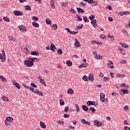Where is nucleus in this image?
Listing matches in <instances>:
<instances>
[{
    "instance_id": "nucleus-1",
    "label": "nucleus",
    "mask_w": 130,
    "mask_h": 130,
    "mask_svg": "<svg viewBox=\"0 0 130 130\" xmlns=\"http://www.w3.org/2000/svg\"><path fill=\"white\" fill-rule=\"evenodd\" d=\"M23 86L24 88H26L27 89H29L30 91H31V92H33V93H35V94H37L38 90L35 89H34V88L31 87L30 86H29L28 85H26L25 84L23 85Z\"/></svg>"
},
{
    "instance_id": "nucleus-11",
    "label": "nucleus",
    "mask_w": 130,
    "mask_h": 130,
    "mask_svg": "<svg viewBox=\"0 0 130 130\" xmlns=\"http://www.w3.org/2000/svg\"><path fill=\"white\" fill-rule=\"evenodd\" d=\"M38 79H40V82L42 84L45 86L46 87V83H45V81H44V79L41 78V77H38Z\"/></svg>"
},
{
    "instance_id": "nucleus-57",
    "label": "nucleus",
    "mask_w": 130,
    "mask_h": 130,
    "mask_svg": "<svg viewBox=\"0 0 130 130\" xmlns=\"http://www.w3.org/2000/svg\"><path fill=\"white\" fill-rule=\"evenodd\" d=\"M92 4H94L93 6L95 7L98 5V2L94 1V0H93V2L92 3Z\"/></svg>"
},
{
    "instance_id": "nucleus-14",
    "label": "nucleus",
    "mask_w": 130,
    "mask_h": 130,
    "mask_svg": "<svg viewBox=\"0 0 130 130\" xmlns=\"http://www.w3.org/2000/svg\"><path fill=\"white\" fill-rule=\"evenodd\" d=\"M86 104L87 106H90V105H93L94 106H95V102L90 101H87Z\"/></svg>"
},
{
    "instance_id": "nucleus-9",
    "label": "nucleus",
    "mask_w": 130,
    "mask_h": 130,
    "mask_svg": "<svg viewBox=\"0 0 130 130\" xmlns=\"http://www.w3.org/2000/svg\"><path fill=\"white\" fill-rule=\"evenodd\" d=\"M119 92H122L123 93V94L121 93V95H123V94H128V89H120L119 90Z\"/></svg>"
},
{
    "instance_id": "nucleus-47",
    "label": "nucleus",
    "mask_w": 130,
    "mask_h": 130,
    "mask_svg": "<svg viewBox=\"0 0 130 130\" xmlns=\"http://www.w3.org/2000/svg\"><path fill=\"white\" fill-rule=\"evenodd\" d=\"M83 24H81V26L78 25L76 27V29L77 30H79V29H82L83 28Z\"/></svg>"
},
{
    "instance_id": "nucleus-59",
    "label": "nucleus",
    "mask_w": 130,
    "mask_h": 130,
    "mask_svg": "<svg viewBox=\"0 0 130 130\" xmlns=\"http://www.w3.org/2000/svg\"><path fill=\"white\" fill-rule=\"evenodd\" d=\"M64 112H68L69 111V107H66L64 109Z\"/></svg>"
},
{
    "instance_id": "nucleus-3",
    "label": "nucleus",
    "mask_w": 130,
    "mask_h": 130,
    "mask_svg": "<svg viewBox=\"0 0 130 130\" xmlns=\"http://www.w3.org/2000/svg\"><path fill=\"white\" fill-rule=\"evenodd\" d=\"M18 28L20 29V31L23 33H26V32H27V27L25 26L20 25L18 26Z\"/></svg>"
},
{
    "instance_id": "nucleus-61",
    "label": "nucleus",
    "mask_w": 130,
    "mask_h": 130,
    "mask_svg": "<svg viewBox=\"0 0 130 130\" xmlns=\"http://www.w3.org/2000/svg\"><path fill=\"white\" fill-rule=\"evenodd\" d=\"M77 33H79V31H71V34L73 35H75L76 34H77Z\"/></svg>"
},
{
    "instance_id": "nucleus-51",
    "label": "nucleus",
    "mask_w": 130,
    "mask_h": 130,
    "mask_svg": "<svg viewBox=\"0 0 130 130\" xmlns=\"http://www.w3.org/2000/svg\"><path fill=\"white\" fill-rule=\"evenodd\" d=\"M30 86L31 87H32L33 88H37V85H36V84H35V83H31L30 84Z\"/></svg>"
},
{
    "instance_id": "nucleus-26",
    "label": "nucleus",
    "mask_w": 130,
    "mask_h": 130,
    "mask_svg": "<svg viewBox=\"0 0 130 130\" xmlns=\"http://www.w3.org/2000/svg\"><path fill=\"white\" fill-rule=\"evenodd\" d=\"M66 64H67L68 67H72V66H73V63L72 62V61H71V60H68L66 62Z\"/></svg>"
},
{
    "instance_id": "nucleus-52",
    "label": "nucleus",
    "mask_w": 130,
    "mask_h": 130,
    "mask_svg": "<svg viewBox=\"0 0 130 130\" xmlns=\"http://www.w3.org/2000/svg\"><path fill=\"white\" fill-rule=\"evenodd\" d=\"M70 12V13H72V14H75L76 13V11L73 8H71Z\"/></svg>"
},
{
    "instance_id": "nucleus-35",
    "label": "nucleus",
    "mask_w": 130,
    "mask_h": 130,
    "mask_svg": "<svg viewBox=\"0 0 130 130\" xmlns=\"http://www.w3.org/2000/svg\"><path fill=\"white\" fill-rule=\"evenodd\" d=\"M62 6L64 7V8H68V7H69V4H68V2H63Z\"/></svg>"
},
{
    "instance_id": "nucleus-46",
    "label": "nucleus",
    "mask_w": 130,
    "mask_h": 130,
    "mask_svg": "<svg viewBox=\"0 0 130 130\" xmlns=\"http://www.w3.org/2000/svg\"><path fill=\"white\" fill-rule=\"evenodd\" d=\"M82 79L83 80V81H88V77L85 75L82 77Z\"/></svg>"
},
{
    "instance_id": "nucleus-54",
    "label": "nucleus",
    "mask_w": 130,
    "mask_h": 130,
    "mask_svg": "<svg viewBox=\"0 0 130 130\" xmlns=\"http://www.w3.org/2000/svg\"><path fill=\"white\" fill-rule=\"evenodd\" d=\"M80 6H82V7H85L87 5V4L84 3L83 2H80Z\"/></svg>"
},
{
    "instance_id": "nucleus-62",
    "label": "nucleus",
    "mask_w": 130,
    "mask_h": 130,
    "mask_svg": "<svg viewBox=\"0 0 130 130\" xmlns=\"http://www.w3.org/2000/svg\"><path fill=\"white\" fill-rule=\"evenodd\" d=\"M77 17V21H82V18H80V16H79V15H76Z\"/></svg>"
},
{
    "instance_id": "nucleus-13",
    "label": "nucleus",
    "mask_w": 130,
    "mask_h": 130,
    "mask_svg": "<svg viewBox=\"0 0 130 130\" xmlns=\"http://www.w3.org/2000/svg\"><path fill=\"white\" fill-rule=\"evenodd\" d=\"M40 125L42 128H46V124L41 121L40 122Z\"/></svg>"
},
{
    "instance_id": "nucleus-45",
    "label": "nucleus",
    "mask_w": 130,
    "mask_h": 130,
    "mask_svg": "<svg viewBox=\"0 0 130 130\" xmlns=\"http://www.w3.org/2000/svg\"><path fill=\"white\" fill-rule=\"evenodd\" d=\"M84 2H87L88 4H89L90 5H91V4H92L93 3V0H83Z\"/></svg>"
},
{
    "instance_id": "nucleus-6",
    "label": "nucleus",
    "mask_w": 130,
    "mask_h": 130,
    "mask_svg": "<svg viewBox=\"0 0 130 130\" xmlns=\"http://www.w3.org/2000/svg\"><path fill=\"white\" fill-rule=\"evenodd\" d=\"M100 101L101 102H105V94L103 93L100 94Z\"/></svg>"
},
{
    "instance_id": "nucleus-53",
    "label": "nucleus",
    "mask_w": 130,
    "mask_h": 130,
    "mask_svg": "<svg viewBox=\"0 0 130 130\" xmlns=\"http://www.w3.org/2000/svg\"><path fill=\"white\" fill-rule=\"evenodd\" d=\"M124 111H127L128 110V107L127 106H125L123 108Z\"/></svg>"
},
{
    "instance_id": "nucleus-48",
    "label": "nucleus",
    "mask_w": 130,
    "mask_h": 130,
    "mask_svg": "<svg viewBox=\"0 0 130 130\" xmlns=\"http://www.w3.org/2000/svg\"><path fill=\"white\" fill-rule=\"evenodd\" d=\"M102 58H103V57H102V56L100 55H98L96 58L95 59H102Z\"/></svg>"
},
{
    "instance_id": "nucleus-22",
    "label": "nucleus",
    "mask_w": 130,
    "mask_h": 130,
    "mask_svg": "<svg viewBox=\"0 0 130 130\" xmlns=\"http://www.w3.org/2000/svg\"><path fill=\"white\" fill-rule=\"evenodd\" d=\"M68 94H70V95H72V94H74V90L72 88H69L67 91Z\"/></svg>"
},
{
    "instance_id": "nucleus-63",
    "label": "nucleus",
    "mask_w": 130,
    "mask_h": 130,
    "mask_svg": "<svg viewBox=\"0 0 130 130\" xmlns=\"http://www.w3.org/2000/svg\"><path fill=\"white\" fill-rule=\"evenodd\" d=\"M66 30H67V31L68 32V33H70V34L72 33V31H71V29H70V28H66Z\"/></svg>"
},
{
    "instance_id": "nucleus-39",
    "label": "nucleus",
    "mask_w": 130,
    "mask_h": 130,
    "mask_svg": "<svg viewBox=\"0 0 130 130\" xmlns=\"http://www.w3.org/2000/svg\"><path fill=\"white\" fill-rule=\"evenodd\" d=\"M25 10H26V11H31V7H30V6L27 5V6H25Z\"/></svg>"
},
{
    "instance_id": "nucleus-30",
    "label": "nucleus",
    "mask_w": 130,
    "mask_h": 130,
    "mask_svg": "<svg viewBox=\"0 0 130 130\" xmlns=\"http://www.w3.org/2000/svg\"><path fill=\"white\" fill-rule=\"evenodd\" d=\"M8 39L10 40V41H15V38H13L12 36H8Z\"/></svg>"
},
{
    "instance_id": "nucleus-50",
    "label": "nucleus",
    "mask_w": 130,
    "mask_h": 130,
    "mask_svg": "<svg viewBox=\"0 0 130 130\" xmlns=\"http://www.w3.org/2000/svg\"><path fill=\"white\" fill-rule=\"evenodd\" d=\"M37 93H38L39 96H43V93L40 91L38 90Z\"/></svg>"
},
{
    "instance_id": "nucleus-27",
    "label": "nucleus",
    "mask_w": 130,
    "mask_h": 130,
    "mask_svg": "<svg viewBox=\"0 0 130 130\" xmlns=\"http://www.w3.org/2000/svg\"><path fill=\"white\" fill-rule=\"evenodd\" d=\"M32 25L34 27H35V28H38V27H39V24L35 21L32 22Z\"/></svg>"
},
{
    "instance_id": "nucleus-38",
    "label": "nucleus",
    "mask_w": 130,
    "mask_h": 130,
    "mask_svg": "<svg viewBox=\"0 0 130 130\" xmlns=\"http://www.w3.org/2000/svg\"><path fill=\"white\" fill-rule=\"evenodd\" d=\"M3 20L5 21V22H10V19H9V18L6 16L3 17Z\"/></svg>"
},
{
    "instance_id": "nucleus-10",
    "label": "nucleus",
    "mask_w": 130,
    "mask_h": 130,
    "mask_svg": "<svg viewBox=\"0 0 130 130\" xmlns=\"http://www.w3.org/2000/svg\"><path fill=\"white\" fill-rule=\"evenodd\" d=\"M96 22H97V20L96 19H94L91 21V24H92L94 28H96V27H97V23H96Z\"/></svg>"
},
{
    "instance_id": "nucleus-41",
    "label": "nucleus",
    "mask_w": 130,
    "mask_h": 130,
    "mask_svg": "<svg viewBox=\"0 0 130 130\" xmlns=\"http://www.w3.org/2000/svg\"><path fill=\"white\" fill-rule=\"evenodd\" d=\"M57 53L58 54H62V50L61 49L59 48L57 50Z\"/></svg>"
},
{
    "instance_id": "nucleus-19",
    "label": "nucleus",
    "mask_w": 130,
    "mask_h": 130,
    "mask_svg": "<svg viewBox=\"0 0 130 130\" xmlns=\"http://www.w3.org/2000/svg\"><path fill=\"white\" fill-rule=\"evenodd\" d=\"M116 78H124L125 77V74H116Z\"/></svg>"
},
{
    "instance_id": "nucleus-49",
    "label": "nucleus",
    "mask_w": 130,
    "mask_h": 130,
    "mask_svg": "<svg viewBox=\"0 0 130 130\" xmlns=\"http://www.w3.org/2000/svg\"><path fill=\"white\" fill-rule=\"evenodd\" d=\"M75 107L76 108V111L77 112H79L80 111V108L78 106V104L75 105Z\"/></svg>"
},
{
    "instance_id": "nucleus-58",
    "label": "nucleus",
    "mask_w": 130,
    "mask_h": 130,
    "mask_svg": "<svg viewBox=\"0 0 130 130\" xmlns=\"http://www.w3.org/2000/svg\"><path fill=\"white\" fill-rule=\"evenodd\" d=\"M112 95L113 96H115V97H117V96H118V93H116L115 92H112Z\"/></svg>"
},
{
    "instance_id": "nucleus-31",
    "label": "nucleus",
    "mask_w": 130,
    "mask_h": 130,
    "mask_svg": "<svg viewBox=\"0 0 130 130\" xmlns=\"http://www.w3.org/2000/svg\"><path fill=\"white\" fill-rule=\"evenodd\" d=\"M50 49L52 51H54V49H56V47L54 45L51 44L50 47Z\"/></svg>"
},
{
    "instance_id": "nucleus-34",
    "label": "nucleus",
    "mask_w": 130,
    "mask_h": 130,
    "mask_svg": "<svg viewBox=\"0 0 130 130\" xmlns=\"http://www.w3.org/2000/svg\"><path fill=\"white\" fill-rule=\"evenodd\" d=\"M0 79L1 80H2V81H3V82H7V79H6V78H5V77H4V76H0Z\"/></svg>"
},
{
    "instance_id": "nucleus-15",
    "label": "nucleus",
    "mask_w": 130,
    "mask_h": 130,
    "mask_svg": "<svg viewBox=\"0 0 130 130\" xmlns=\"http://www.w3.org/2000/svg\"><path fill=\"white\" fill-rule=\"evenodd\" d=\"M118 50L120 52H121V54H123V55H125V50L124 49L121 48H118Z\"/></svg>"
},
{
    "instance_id": "nucleus-12",
    "label": "nucleus",
    "mask_w": 130,
    "mask_h": 130,
    "mask_svg": "<svg viewBox=\"0 0 130 130\" xmlns=\"http://www.w3.org/2000/svg\"><path fill=\"white\" fill-rule=\"evenodd\" d=\"M107 66L109 69H113V62L110 61V62L107 63Z\"/></svg>"
},
{
    "instance_id": "nucleus-43",
    "label": "nucleus",
    "mask_w": 130,
    "mask_h": 130,
    "mask_svg": "<svg viewBox=\"0 0 130 130\" xmlns=\"http://www.w3.org/2000/svg\"><path fill=\"white\" fill-rule=\"evenodd\" d=\"M32 20L35 22H37V21H38L39 19H38V17H37L36 16H33L32 17Z\"/></svg>"
},
{
    "instance_id": "nucleus-16",
    "label": "nucleus",
    "mask_w": 130,
    "mask_h": 130,
    "mask_svg": "<svg viewBox=\"0 0 130 130\" xmlns=\"http://www.w3.org/2000/svg\"><path fill=\"white\" fill-rule=\"evenodd\" d=\"M81 121L83 124H87V125H90V122H89V121H86L85 119H82Z\"/></svg>"
},
{
    "instance_id": "nucleus-56",
    "label": "nucleus",
    "mask_w": 130,
    "mask_h": 130,
    "mask_svg": "<svg viewBox=\"0 0 130 130\" xmlns=\"http://www.w3.org/2000/svg\"><path fill=\"white\" fill-rule=\"evenodd\" d=\"M104 80L105 82H108V81H109V78L105 77L104 78Z\"/></svg>"
},
{
    "instance_id": "nucleus-21",
    "label": "nucleus",
    "mask_w": 130,
    "mask_h": 130,
    "mask_svg": "<svg viewBox=\"0 0 130 130\" xmlns=\"http://www.w3.org/2000/svg\"><path fill=\"white\" fill-rule=\"evenodd\" d=\"M120 45H122V47L124 48H128V45L126 44L125 43H120Z\"/></svg>"
},
{
    "instance_id": "nucleus-7",
    "label": "nucleus",
    "mask_w": 130,
    "mask_h": 130,
    "mask_svg": "<svg viewBox=\"0 0 130 130\" xmlns=\"http://www.w3.org/2000/svg\"><path fill=\"white\" fill-rule=\"evenodd\" d=\"M74 40H75V42L74 44L75 47H80V46H81V43H79L78 39H75Z\"/></svg>"
},
{
    "instance_id": "nucleus-18",
    "label": "nucleus",
    "mask_w": 130,
    "mask_h": 130,
    "mask_svg": "<svg viewBox=\"0 0 130 130\" xmlns=\"http://www.w3.org/2000/svg\"><path fill=\"white\" fill-rule=\"evenodd\" d=\"M88 79L89 81L93 82V81H94V76H93V74H90L88 76Z\"/></svg>"
},
{
    "instance_id": "nucleus-33",
    "label": "nucleus",
    "mask_w": 130,
    "mask_h": 130,
    "mask_svg": "<svg viewBox=\"0 0 130 130\" xmlns=\"http://www.w3.org/2000/svg\"><path fill=\"white\" fill-rule=\"evenodd\" d=\"M93 55L94 58H97V56H98V54H97V52L96 51H93Z\"/></svg>"
},
{
    "instance_id": "nucleus-4",
    "label": "nucleus",
    "mask_w": 130,
    "mask_h": 130,
    "mask_svg": "<svg viewBox=\"0 0 130 130\" xmlns=\"http://www.w3.org/2000/svg\"><path fill=\"white\" fill-rule=\"evenodd\" d=\"M13 14L15 15V16H23V15H24V13H23V12L18 10H15L14 11H13Z\"/></svg>"
},
{
    "instance_id": "nucleus-8",
    "label": "nucleus",
    "mask_w": 130,
    "mask_h": 130,
    "mask_svg": "<svg viewBox=\"0 0 130 130\" xmlns=\"http://www.w3.org/2000/svg\"><path fill=\"white\" fill-rule=\"evenodd\" d=\"M12 83L13 85H14V86L16 87V88H17L18 89H21V86H20V84H19V83L16 82V81L13 80Z\"/></svg>"
},
{
    "instance_id": "nucleus-29",
    "label": "nucleus",
    "mask_w": 130,
    "mask_h": 130,
    "mask_svg": "<svg viewBox=\"0 0 130 130\" xmlns=\"http://www.w3.org/2000/svg\"><path fill=\"white\" fill-rule=\"evenodd\" d=\"M122 32L123 33V34H124V35H127V36H128V32H127V31H126L125 30V28H123L122 29Z\"/></svg>"
},
{
    "instance_id": "nucleus-20",
    "label": "nucleus",
    "mask_w": 130,
    "mask_h": 130,
    "mask_svg": "<svg viewBox=\"0 0 130 130\" xmlns=\"http://www.w3.org/2000/svg\"><path fill=\"white\" fill-rule=\"evenodd\" d=\"M5 120H6L8 122L9 121V122L12 123L13 120H14V118L13 117H7Z\"/></svg>"
},
{
    "instance_id": "nucleus-17",
    "label": "nucleus",
    "mask_w": 130,
    "mask_h": 130,
    "mask_svg": "<svg viewBox=\"0 0 130 130\" xmlns=\"http://www.w3.org/2000/svg\"><path fill=\"white\" fill-rule=\"evenodd\" d=\"M77 10L78 14H84V13H85V11H84V10L82 9V8H77Z\"/></svg>"
},
{
    "instance_id": "nucleus-5",
    "label": "nucleus",
    "mask_w": 130,
    "mask_h": 130,
    "mask_svg": "<svg viewBox=\"0 0 130 130\" xmlns=\"http://www.w3.org/2000/svg\"><path fill=\"white\" fill-rule=\"evenodd\" d=\"M94 125H95V126H97L98 127L102 125V122H99L98 120H95L94 121Z\"/></svg>"
},
{
    "instance_id": "nucleus-64",
    "label": "nucleus",
    "mask_w": 130,
    "mask_h": 130,
    "mask_svg": "<svg viewBox=\"0 0 130 130\" xmlns=\"http://www.w3.org/2000/svg\"><path fill=\"white\" fill-rule=\"evenodd\" d=\"M107 8L109 10V11H111L112 10V7H111V6H107Z\"/></svg>"
},
{
    "instance_id": "nucleus-42",
    "label": "nucleus",
    "mask_w": 130,
    "mask_h": 130,
    "mask_svg": "<svg viewBox=\"0 0 130 130\" xmlns=\"http://www.w3.org/2000/svg\"><path fill=\"white\" fill-rule=\"evenodd\" d=\"M89 20H91V21H92L93 20H94V19H95V16L91 15L89 17Z\"/></svg>"
},
{
    "instance_id": "nucleus-23",
    "label": "nucleus",
    "mask_w": 130,
    "mask_h": 130,
    "mask_svg": "<svg viewBox=\"0 0 130 130\" xmlns=\"http://www.w3.org/2000/svg\"><path fill=\"white\" fill-rule=\"evenodd\" d=\"M31 55H37V56H39V52L38 51H32L30 53Z\"/></svg>"
},
{
    "instance_id": "nucleus-2",
    "label": "nucleus",
    "mask_w": 130,
    "mask_h": 130,
    "mask_svg": "<svg viewBox=\"0 0 130 130\" xmlns=\"http://www.w3.org/2000/svg\"><path fill=\"white\" fill-rule=\"evenodd\" d=\"M24 63L26 67H28V68H30V67L34 65V62L30 61L29 60H25L24 61Z\"/></svg>"
},
{
    "instance_id": "nucleus-28",
    "label": "nucleus",
    "mask_w": 130,
    "mask_h": 130,
    "mask_svg": "<svg viewBox=\"0 0 130 130\" xmlns=\"http://www.w3.org/2000/svg\"><path fill=\"white\" fill-rule=\"evenodd\" d=\"M46 23L47 25H51V20L49 18H47L46 19Z\"/></svg>"
},
{
    "instance_id": "nucleus-40",
    "label": "nucleus",
    "mask_w": 130,
    "mask_h": 130,
    "mask_svg": "<svg viewBox=\"0 0 130 130\" xmlns=\"http://www.w3.org/2000/svg\"><path fill=\"white\" fill-rule=\"evenodd\" d=\"M0 59L1 60L2 62H5L6 61V56H2V57L0 58Z\"/></svg>"
},
{
    "instance_id": "nucleus-60",
    "label": "nucleus",
    "mask_w": 130,
    "mask_h": 130,
    "mask_svg": "<svg viewBox=\"0 0 130 130\" xmlns=\"http://www.w3.org/2000/svg\"><path fill=\"white\" fill-rule=\"evenodd\" d=\"M64 118H69L70 117V115H68V114H65L63 115Z\"/></svg>"
},
{
    "instance_id": "nucleus-55",
    "label": "nucleus",
    "mask_w": 130,
    "mask_h": 130,
    "mask_svg": "<svg viewBox=\"0 0 130 130\" xmlns=\"http://www.w3.org/2000/svg\"><path fill=\"white\" fill-rule=\"evenodd\" d=\"M57 123L58 124H63V123H64V121H57Z\"/></svg>"
},
{
    "instance_id": "nucleus-32",
    "label": "nucleus",
    "mask_w": 130,
    "mask_h": 130,
    "mask_svg": "<svg viewBox=\"0 0 130 130\" xmlns=\"http://www.w3.org/2000/svg\"><path fill=\"white\" fill-rule=\"evenodd\" d=\"M82 109H83V110H84V111H88V107H87L86 106L83 105Z\"/></svg>"
},
{
    "instance_id": "nucleus-36",
    "label": "nucleus",
    "mask_w": 130,
    "mask_h": 130,
    "mask_svg": "<svg viewBox=\"0 0 130 130\" xmlns=\"http://www.w3.org/2000/svg\"><path fill=\"white\" fill-rule=\"evenodd\" d=\"M59 102H60V105H61V106H63V105H64V101H63V100L62 99L59 100Z\"/></svg>"
},
{
    "instance_id": "nucleus-37",
    "label": "nucleus",
    "mask_w": 130,
    "mask_h": 130,
    "mask_svg": "<svg viewBox=\"0 0 130 130\" xmlns=\"http://www.w3.org/2000/svg\"><path fill=\"white\" fill-rule=\"evenodd\" d=\"M2 100H3V101H7V102H8V101H9V99L7 96H5L2 97Z\"/></svg>"
},
{
    "instance_id": "nucleus-25",
    "label": "nucleus",
    "mask_w": 130,
    "mask_h": 130,
    "mask_svg": "<svg viewBox=\"0 0 130 130\" xmlns=\"http://www.w3.org/2000/svg\"><path fill=\"white\" fill-rule=\"evenodd\" d=\"M51 27L52 28V30H56V29H57V24H52V25H51Z\"/></svg>"
},
{
    "instance_id": "nucleus-24",
    "label": "nucleus",
    "mask_w": 130,
    "mask_h": 130,
    "mask_svg": "<svg viewBox=\"0 0 130 130\" xmlns=\"http://www.w3.org/2000/svg\"><path fill=\"white\" fill-rule=\"evenodd\" d=\"M87 67H88V63H82L81 64H80L78 68L79 69H81V68H87Z\"/></svg>"
},
{
    "instance_id": "nucleus-44",
    "label": "nucleus",
    "mask_w": 130,
    "mask_h": 130,
    "mask_svg": "<svg viewBox=\"0 0 130 130\" xmlns=\"http://www.w3.org/2000/svg\"><path fill=\"white\" fill-rule=\"evenodd\" d=\"M89 110H90V111H92V112H93V113L95 112V111H96V109L92 107L89 108Z\"/></svg>"
}]
</instances>
